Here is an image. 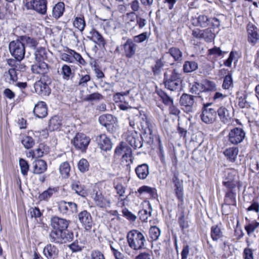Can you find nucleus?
<instances>
[{
	"label": "nucleus",
	"instance_id": "6e6d98bb",
	"mask_svg": "<svg viewBox=\"0 0 259 259\" xmlns=\"http://www.w3.org/2000/svg\"><path fill=\"white\" fill-rule=\"evenodd\" d=\"M158 94L162 100L163 103L166 105L171 106L173 104L172 99H171L166 93L162 91L158 92Z\"/></svg>",
	"mask_w": 259,
	"mask_h": 259
},
{
	"label": "nucleus",
	"instance_id": "c03bdc74",
	"mask_svg": "<svg viewBox=\"0 0 259 259\" xmlns=\"http://www.w3.org/2000/svg\"><path fill=\"white\" fill-rule=\"evenodd\" d=\"M168 53L174 58L175 61H180L182 60V52L180 50L177 48H171Z\"/></svg>",
	"mask_w": 259,
	"mask_h": 259
},
{
	"label": "nucleus",
	"instance_id": "cd10ccee",
	"mask_svg": "<svg viewBox=\"0 0 259 259\" xmlns=\"http://www.w3.org/2000/svg\"><path fill=\"white\" fill-rule=\"evenodd\" d=\"M220 120L225 124L230 122L231 117L228 109L224 106L220 107L217 110Z\"/></svg>",
	"mask_w": 259,
	"mask_h": 259
},
{
	"label": "nucleus",
	"instance_id": "4d7b16f0",
	"mask_svg": "<svg viewBox=\"0 0 259 259\" xmlns=\"http://www.w3.org/2000/svg\"><path fill=\"white\" fill-rule=\"evenodd\" d=\"M73 25L78 30L82 31L84 28L85 23L83 18L76 17L73 22Z\"/></svg>",
	"mask_w": 259,
	"mask_h": 259
},
{
	"label": "nucleus",
	"instance_id": "e2e57ef3",
	"mask_svg": "<svg viewBox=\"0 0 259 259\" xmlns=\"http://www.w3.org/2000/svg\"><path fill=\"white\" fill-rule=\"evenodd\" d=\"M259 226V223L253 222L245 227V229L248 235H250L253 233L255 230Z\"/></svg>",
	"mask_w": 259,
	"mask_h": 259
},
{
	"label": "nucleus",
	"instance_id": "7ed1b4c3",
	"mask_svg": "<svg viewBox=\"0 0 259 259\" xmlns=\"http://www.w3.org/2000/svg\"><path fill=\"white\" fill-rule=\"evenodd\" d=\"M9 48L11 54L18 61L20 62L23 59L25 54V49L19 36L16 40L10 42Z\"/></svg>",
	"mask_w": 259,
	"mask_h": 259
},
{
	"label": "nucleus",
	"instance_id": "20e7f679",
	"mask_svg": "<svg viewBox=\"0 0 259 259\" xmlns=\"http://www.w3.org/2000/svg\"><path fill=\"white\" fill-rule=\"evenodd\" d=\"M224 172L223 185L228 189L233 190L239 183L237 171L231 168L226 169Z\"/></svg>",
	"mask_w": 259,
	"mask_h": 259
},
{
	"label": "nucleus",
	"instance_id": "f3484780",
	"mask_svg": "<svg viewBox=\"0 0 259 259\" xmlns=\"http://www.w3.org/2000/svg\"><path fill=\"white\" fill-rule=\"evenodd\" d=\"M96 141L101 150L109 151L112 149V144L111 141L106 135L102 134L97 136Z\"/></svg>",
	"mask_w": 259,
	"mask_h": 259
},
{
	"label": "nucleus",
	"instance_id": "f704fd0d",
	"mask_svg": "<svg viewBox=\"0 0 259 259\" xmlns=\"http://www.w3.org/2000/svg\"><path fill=\"white\" fill-rule=\"evenodd\" d=\"M165 87L168 90L172 91L181 89L182 80H171L169 79L163 80Z\"/></svg>",
	"mask_w": 259,
	"mask_h": 259
},
{
	"label": "nucleus",
	"instance_id": "39448f33",
	"mask_svg": "<svg viewBox=\"0 0 259 259\" xmlns=\"http://www.w3.org/2000/svg\"><path fill=\"white\" fill-rule=\"evenodd\" d=\"M51 83V79L48 76L40 79L34 84L35 92L41 96H48L51 93L49 85Z\"/></svg>",
	"mask_w": 259,
	"mask_h": 259
},
{
	"label": "nucleus",
	"instance_id": "bb28decb",
	"mask_svg": "<svg viewBox=\"0 0 259 259\" xmlns=\"http://www.w3.org/2000/svg\"><path fill=\"white\" fill-rule=\"evenodd\" d=\"M135 171L140 179L144 180L149 174V166L146 163L139 165L136 168Z\"/></svg>",
	"mask_w": 259,
	"mask_h": 259
},
{
	"label": "nucleus",
	"instance_id": "a878e982",
	"mask_svg": "<svg viewBox=\"0 0 259 259\" xmlns=\"http://www.w3.org/2000/svg\"><path fill=\"white\" fill-rule=\"evenodd\" d=\"M99 121L100 124L107 128H110L111 126H113V124L115 122L116 118L111 114H105L99 117Z\"/></svg>",
	"mask_w": 259,
	"mask_h": 259
},
{
	"label": "nucleus",
	"instance_id": "864d4df0",
	"mask_svg": "<svg viewBox=\"0 0 259 259\" xmlns=\"http://www.w3.org/2000/svg\"><path fill=\"white\" fill-rule=\"evenodd\" d=\"M19 165L21 172L24 176H27L29 168V165L26 160L23 158L19 159Z\"/></svg>",
	"mask_w": 259,
	"mask_h": 259
},
{
	"label": "nucleus",
	"instance_id": "09e8293b",
	"mask_svg": "<svg viewBox=\"0 0 259 259\" xmlns=\"http://www.w3.org/2000/svg\"><path fill=\"white\" fill-rule=\"evenodd\" d=\"M138 192L142 194L143 193H146L149 194L151 196L155 197L156 195V190L154 188H152L149 186H143L139 188Z\"/></svg>",
	"mask_w": 259,
	"mask_h": 259
},
{
	"label": "nucleus",
	"instance_id": "f8f14e48",
	"mask_svg": "<svg viewBox=\"0 0 259 259\" xmlns=\"http://www.w3.org/2000/svg\"><path fill=\"white\" fill-rule=\"evenodd\" d=\"M58 209L63 214H70L77 211V205L73 202L61 201L58 203Z\"/></svg>",
	"mask_w": 259,
	"mask_h": 259
},
{
	"label": "nucleus",
	"instance_id": "aec40b11",
	"mask_svg": "<svg viewBox=\"0 0 259 259\" xmlns=\"http://www.w3.org/2000/svg\"><path fill=\"white\" fill-rule=\"evenodd\" d=\"M140 120L141 126L145 133H148L151 135L152 133V125L150 119L147 116L142 113H140L139 116L138 117Z\"/></svg>",
	"mask_w": 259,
	"mask_h": 259
},
{
	"label": "nucleus",
	"instance_id": "2eb2a0df",
	"mask_svg": "<svg viewBox=\"0 0 259 259\" xmlns=\"http://www.w3.org/2000/svg\"><path fill=\"white\" fill-rule=\"evenodd\" d=\"M126 141L135 149L142 146V138L135 131L130 133L126 137Z\"/></svg>",
	"mask_w": 259,
	"mask_h": 259
},
{
	"label": "nucleus",
	"instance_id": "5701e85b",
	"mask_svg": "<svg viewBox=\"0 0 259 259\" xmlns=\"http://www.w3.org/2000/svg\"><path fill=\"white\" fill-rule=\"evenodd\" d=\"M19 37L25 48L26 47L28 49L35 50L38 44L36 38L28 35H21L19 36Z\"/></svg>",
	"mask_w": 259,
	"mask_h": 259
},
{
	"label": "nucleus",
	"instance_id": "2f4dec72",
	"mask_svg": "<svg viewBox=\"0 0 259 259\" xmlns=\"http://www.w3.org/2000/svg\"><path fill=\"white\" fill-rule=\"evenodd\" d=\"M16 68H10L8 71L4 73L5 80L9 83H13L18 79Z\"/></svg>",
	"mask_w": 259,
	"mask_h": 259
},
{
	"label": "nucleus",
	"instance_id": "774afa93",
	"mask_svg": "<svg viewBox=\"0 0 259 259\" xmlns=\"http://www.w3.org/2000/svg\"><path fill=\"white\" fill-rule=\"evenodd\" d=\"M89 259H105L102 253L98 250H93L91 252Z\"/></svg>",
	"mask_w": 259,
	"mask_h": 259
},
{
	"label": "nucleus",
	"instance_id": "dca6fc26",
	"mask_svg": "<svg viewBox=\"0 0 259 259\" xmlns=\"http://www.w3.org/2000/svg\"><path fill=\"white\" fill-rule=\"evenodd\" d=\"M78 220L87 230H89L92 226V218L90 212L83 210L78 214Z\"/></svg>",
	"mask_w": 259,
	"mask_h": 259
},
{
	"label": "nucleus",
	"instance_id": "a18cd8bd",
	"mask_svg": "<svg viewBox=\"0 0 259 259\" xmlns=\"http://www.w3.org/2000/svg\"><path fill=\"white\" fill-rule=\"evenodd\" d=\"M222 236V232L220 228L218 225L212 226L211 228V237L213 240H218Z\"/></svg>",
	"mask_w": 259,
	"mask_h": 259
},
{
	"label": "nucleus",
	"instance_id": "8fccbe9b",
	"mask_svg": "<svg viewBox=\"0 0 259 259\" xmlns=\"http://www.w3.org/2000/svg\"><path fill=\"white\" fill-rule=\"evenodd\" d=\"M103 99V96L98 93H94L90 95H87L84 99L83 100L85 101H98L102 100Z\"/></svg>",
	"mask_w": 259,
	"mask_h": 259
},
{
	"label": "nucleus",
	"instance_id": "bf43d9fd",
	"mask_svg": "<svg viewBox=\"0 0 259 259\" xmlns=\"http://www.w3.org/2000/svg\"><path fill=\"white\" fill-rule=\"evenodd\" d=\"M125 161L126 163L127 166L130 165L133 163V159L132 157V150L130 148L126 151L123 155L122 157V161L123 162Z\"/></svg>",
	"mask_w": 259,
	"mask_h": 259
},
{
	"label": "nucleus",
	"instance_id": "13d9d810",
	"mask_svg": "<svg viewBox=\"0 0 259 259\" xmlns=\"http://www.w3.org/2000/svg\"><path fill=\"white\" fill-rule=\"evenodd\" d=\"M233 87V79L231 75H226L223 81L222 88L225 90H229Z\"/></svg>",
	"mask_w": 259,
	"mask_h": 259
},
{
	"label": "nucleus",
	"instance_id": "e433bc0d",
	"mask_svg": "<svg viewBox=\"0 0 259 259\" xmlns=\"http://www.w3.org/2000/svg\"><path fill=\"white\" fill-rule=\"evenodd\" d=\"M64 10V4L63 3H58L53 9V16L56 19L60 18L63 15Z\"/></svg>",
	"mask_w": 259,
	"mask_h": 259
},
{
	"label": "nucleus",
	"instance_id": "f257e3e1",
	"mask_svg": "<svg viewBox=\"0 0 259 259\" xmlns=\"http://www.w3.org/2000/svg\"><path fill=\"white\" fill-rule=\"evenodd\" d=\"M127 240L129 246L137 250L144 248L146 241L144 234L137 230H133L127 233Z\"/></svg>",
	"mask_w": 259,
	"mask_h": 259
},
{
	"label": "nucleus",
	"instance_id": "423d86ee",
	"mask_svg": "<svg viewBox=\"0 0 259 259\" xmlns=\"http://www.w3.org/2000/svg\"><path fill=\"white\" fill-rule=\"evenodd\" d=\"M211 104L210 103L204 104L200 115L202 121L206 124H212L217 120V116L215 110L211 108H208V107Z\"/></svg>",
	"mask_w": 259,
	"mask_h": 259
},
{
	"label": "nucleus",
	"instance_id": "473e14b6",
	"mask_svg": "<svg viewBox=\"0 0 259 259\" xmlns=\"http://www.w3.org/2000/svg\"><path fill=\"white\" fill-rule=\"evenodd\" d=\"M71 188L73 190L75 191L77 194L82 197H84L87 195V192L84 189V186L81 185L78 181L72 180Z\"/></svg>",
	"mask_w": 259,
	"mask_h": 259
},
{
	"label": "nucleus",
	"instance_id": "f03ea898",
	"mask_svg": "<svg viewBox=\"0 0 259 259\" xmlns=\"http://www.w3.org/2000/svg\"><path fill=\"white\" fill-rule=\"evenodd\" d=\"M74 235L72 232L62 231L53 229L49 234V239L51 242L63 244L73 240Z\"/></svg>",
	"mask_w": 259,
	"mask_h": 259
},
{
	"label": "nucleus",
	"instance_id": "9d476101",
	"mask_svg": "<svg viewBox=\"0 0 259 259\" xmlns=\"http://www.w3.org/2000/svg\"><path fill=\"white\" fill-rule=\"evenodd\" d=\"M70 223V221L57 216L53 217L50 220V225L53 229L62 231H68L67 228Z\"/></svg>",
	"mask_w": 259,
	"mask_h": 259
},
{
	"label": "nucleus",
	"instance_id": "72a5a7b5",
	"mask_svg": "<svg viewBox=\"0 0 259 259\" xmlns=\"http://www.w3.org/2000/svg\"><path fill=\"white\" fill-rule=\"evenodd\" d=\"M62 125L61 120L58 116L52 117L49 123L48 129L51 132L60 130Z\"/></svg>",
	"mask_w": 259,
	"mask_h": 259
},
{
	"label": "nucleus",
	"instance_id": "1a4fd4ad",
	"mask_svg": "<svg viewBox=\"0 0 259 259\" xmlns=\"http://www.w3.org/2000/svg\"><path fill=\"white\" fill-rule=\"evenodd\" d=\"M245 137V133L242 128L235 127L231 130L229 132L228 140L231 144L237 145L242 142Z\"/></svg>",
	"mask_w": 259,
	"mask_h": 259
},
{
	"label": "nucleus",
	"instance_id": "603ef678",
	"mask_svg": "<svg viewBox=\"0 0 259 259\" xmlns=\"http://www.w3.org/2000/svg\"><path fill=\"white\" fill-rule=\"evenodd\" d=\"M210 20L207 16L204 15L199 16L197 19V25L203 27H205L208 25V22Z\"/></svg>",
	"mask_w": 259,
	"mask_h": 259
},
{
	"label": "nucleus",
	"instance_id": "7c9ffc66",
	"mask_svg": "<svg viewBox=\"0 0 259 259\" xmlns=\"http://www.w3.org/2000/svg\"><path fill=\"white\" fill-rule=\"evenodd\" d=\"M239 150L237 147H231L224 151V154L227 159L232 162H235L238 154Z\"/></svg>",
	"mask_w": 259,
	"mask_h": 259
},
{
	"label": "nucleus",
	"instance_id": "4468645a",
	"mask_svg": "<svg viewBox=\"0 0 259 259\" xmlns=\"http://www.w3.org/2000/svg\"><path fill=\"white\" fill-rule=\"evenodd\" d=\"M31 70L33 73L40 75L42 78H46V74L49 72V67L47 63L45 62H37L32 65Z\"/></svg>",
	"mask_w": 259,
	"mask_h": 259
},
{
	"label": "nucleus",
	"instance_id": "49530a36",
	"mask_svg": "<svg viewBox=\"0 0 259 259\" xmlns=\"http://www.w3.org/2000/svg\"><path fill=\"white\" fill-rule=\"evenodd\" d=\"M69 52L72 57V63L77 61L80 65H84L85 64V61L79 54L72 50H69Z\"/></svg>",
	"mask_w": 259,
	"mask_h": 259
},
{
	"label": "nucleus",
	"instance_id": "6e6552de",
	"mask_svg": "<svg viewBox=\"0 0 259 259\" xmlns=\"http://www.w3.org/2000/svg\"><path fill=\"white\" fill-rule=\"evenodd\" d=\"M90 141V138L85 134L77 133L71 141V143L76 149L84 151L89 145Z\"/></svg>",
	"mask_w": 259,
	"mask_h": 259
},
{
	"label": "nucleus",
	"instance_id": "052dcab7",
	"mask_svg": "<svg viewBox=\"0 0 259 259\" xmlns=\"http://www.w3.org/2000/svg\"><path fill=\"white\" fill-rule=\"evenodd\" d=\"M22 143L25 148L29 149L34 145V141L31 137L26 136L22 139Z\"/></svg>",
	"mask_w": 259,
	"mask_h": 259
},
{
	"label": "nucleus",
	"instance_id": "680f3d73",
	"mask_svg": "<svg viewBox=\"0 0 259 259\" xmlns=\"http://www.w3.org/2000/svg\"><path fill=\"white\" fill-rule=\"evenodd\" d=\"M89 167V162L85 159L82 158L79 161L78 163V167L81 172H83L88 170Z\"/></svg>",
	"mask_w": 259,
	"mask_h": 259
},
{
	"label": "nucleus",
	"instance_id": "69168bd1",
	"mask_svg": "<svg viewBox=\"0 0 259 259\" xmlns=\"http://www.w3.org/2000/svg\"><path fill=\"white\" fill-rule=\"evenodd\" d=\"M29 212L30 213L31 218H34L35 219L40 218L42 215L41 212L37 207L31 208L29 209Z\"/></svg>",
	"mask_w": 259,
	"mask_h": 259
},
{
	"label": "nucleus",
	"instance_id": "393cba45",
	"mask_svg": "<svg viewBox=\"0 0 259 259\" xmlns=\"http://www.w3.org/2000/svg\"><path fill=\"white\" fill-rule=\"evenodd\" d=\"M125 17V27L130 32H133L137 26V16L133 12L127 13Z\"/></svg>",
	"mask_w": 259,
	"mask_h": 259
},
{
	"label": "nucleus",
	"instance_id": "c756f323",
	"mask_svg": "<svg viewBox=\"0 0 259 259\" xmlns=\"http://www.w3.org/2000/svg\"><path fill=\"white\" fill-rule=\"evenodd\" d=\"M33 172L35 174H40L44 172L47 169V164L45 161L39 159L33 162Z\"/></svg>",
	"mask_w": 259,
	"mask_h": 259
},
{
	"label": "nucleus",
	"instance_id": "3c124183",
	"mask_svg": "<svg viewBox=\"0 0 259 259\" xmlns=\"http://www.w3.org/2000/svg\"><path fill=\"white\" fill-rule=\"evenodd\" d=\"M150 34L147 32H143L138 35H136L133 37V42L136 43H141L145 40L148 39L149 37Z\"/></svg>",
	"mask_w": 259,
	"mask_h": 259
},
{
	"label": "nucleus",
	"instance_id": "a19ab883",
	"mask_svg": "<svg viewBox=\"0 0 259 259\" xmlns=\"http://www.w3.org/2000/svg\"><path fill=\"white\" fill-rule=\"evenodd\" d=\"M164 63L162 58L157 59L155 60V63L152 67V70L154 75H159L161 72L162 68Z\"/></svg>",
	"mask_w": 259,
	"mask_h": 259
},
{
	"label": "nucleus",
	"instance_id": "0eeeda50",
	"mask_svg": "<svg viewBox=\"0 0 259 259\" xmlns=\"http://www.w3.org/2000/svg\"><path fill=\"white\" fill-rule=\"evenodd\" d=\"M26 7L28 9L33 10L41 15H44L47 10V2L46 0H31L26 3Z\"/></svg>",
	"mask_w": 259,
	"mask_h": 259
},
{
	"label": "nucleus",
	"instance_id": "4c0bfd02",
	"mask_svg": "<svg viewBox=\"0 0 259 259\" xmlns=\"http://www.w3.org/2000/svg\"><path fill=\"white\" fill-rule=\"evenodd\" d=\"M49 152V147L43 144L39 145L38 147L33 151V157H41L44 154H47Z\"/></svg>",
	"mask_w": 259,
	"mask_h": 259
},
{
	"label": "nucleus",
	"instance_id": "ea45409f",
	"mask_svg": "<svg viewBox=\"0 0 259 259\" xmlns=\"http://www.w3.org/2000/svg\"><path fill=\"white\" fill-rule=\"evenodd\" d=\"M92 33V39L99 46L104 47L106 44V41L102 35L96 30H93Z\"/></svg>",
	"mask_w": 259,
	"mask_h": 259
},
{
	"label": "nucleus",
	"instance_id": "5fc2aeb1",
	"mask_svg": "<svg viewBox=\"0 0 259 259\" xmlns=\"http://www.w3.org/2000/svg\"><path fill=\"white\" fill-rule=\"evenodd\" d=\"M61 70L63 78L64 79L68 80L73 74L71 69L67 65H63Z\"/></svg>",
	"mask_w": 259,
	"mask_h": 259
},
{
	"label": "nucleus",
	"instance_id": "c85d7f7f",
	"mask_svg": "<svg viewBox=\"0 0 259 259\" xmlns=\"http://www.w3.org/2000/svg\"><path fill=\"white\" fill-rule=\"evenodd\" d=\"M173 183L175 187V193L180 200H182L183 197L182 181H180L176 175L172 178Z\"/></svg>",
	"mask_w": 259,
	"mask_h": 259
},
{
	"label": "nucleus",
	"instance_id": "0e129e2a",
	"mask_svg": "<svg viewBox=\"0 0 259 259\" xmlns=\"http://www.w3.org/2000/svg\"><path fill=\"white\" fill-rule=\"evenodd\" d=\"M130 148L125 145V144L121 143L118 146L115 150V154L118 156L123 155Z\"/></svg>",
	"mask_w": 259,
	"mask_h": 259
},
{
	"label": "nucleus",
	"instance_id": "b1692460",
	"mask_svg": "<svg viewBox=\"0 0 259 259\" xmlns=\"http://www.w3.org/2000/svg\"><path fill=\"white\" fill-rule=\"evenodd\" d=\"M33 113L38 118H42L48 115L47 106L45 102L40 101L35 105Z\"/></svg>",
	"mask_w": 259,
	"mask_h": 259
},
{
	"label": "nucleus",
	"instance_id": "9b49d317",
	"mask_svg": "<svg viewBox=\"0 0 259 259\" xmlns=\"http://www.w3.org/2000/svg\"><path fill=\"white\" fill-rule=\"evenodd\" d=\"M247 40L252 46L259 43V30L252 23L247 26Z\"/></svg>",
	"mask_w": 259,
	"mask_h": 259
},
{
	"label": "nucleus",
	"instance_id": "4be33fe9",
	"mask_svg": "<svg viewBox=\"0 0 259 259\" xmlns=\"http://www.w3.org/2000/svg\"><path fill=\"white\" fill-rule=\"evenodd\" d=\"M195 37L203 39L207 42L212 41L215 35L209 28L204 30H195Z\"/></svg>",
	"mask_w": 259,
	"mask_h": 259
},
{
	"label": "nucleus",
	"instance_id": "79ce46f5",
	"mask_svg": "<svg viewBox=\"0 0 259 259\" xmlns=\"http://www.w3.org/2000/svg\"><path fill=\"white\" fill-rule=\"evenodd\" d=\"M60 174L64 178H67L69 175L70 171V166L68 162H64L62 163L59 167Z\"/></svg>",
	"mask_w": 259,
	"mask_h": 259
},
{
	"label": "nucleus",
	"instance_id": "c9c22d12",
	"mask_svg": "<svg viewBox=\"0 0 259 259\" xmlns=\"http://www.w3.org/2000/svg\"><path fill=\"white\" fill-rule=\"evenodd\" d=\"M181 75L176 69L168 70L164 73L163 80L169 79L171 80H182Z\"/></svg>",
	"mask_w": 259,
	"mask_h": 259
},
{
	"label": "nucleus",
	"instance_id": "58836bf2",
	"mask_svg": "<svg viewBox=\"0 0 259 259\" xmlns=\"http://www.w3.org/2000/svg\"><path fill=\"white\" fill-rule=\"evenodd\" d=\"M35 60L36 62H44L47 59V52L45 48L39 47L36 49L34 53Z\"/></svg>",
	"mask_w": 259,
	"mask_h": 259
},
{
	"label": "nucleus",
	"instance_id": "a211bd4d",
	"mask_svg": "<svg viewBox=\"0 0 259 259\" xmlns=\"http://www.w3.org/2000/svg\"><path fill=\"white\" fill-rule=\"evenodd\" d=\"M124 54L127 58H132L135 54L137 49V45L131 39H127L123 45Z\"/></svg>",
	"mask_w": 259,
	"mask_h": 259
},
{
	"label": "nucleus",
	"instance_id": "6ab92c4d",
	"mask_svg": "<svg viewBox=\"0 0 259 259\" xmlns=\"http://www.w3.org/2000/svg\"><path fill=\"white\" fill-rule=\"evenodd\" d=\"M43 253L47 259H56L58 256L59 249L54 245L48 244L44 247Z\"/></svg>",
	"mask_w": 259,
	"mask_h": 259
},
{
	"label": "nucleus",
	"instance_id": "ddd939ff",
	"mask_svg": "<svg viewBox=\"0 0 259 259\" xmlns=\"http://www.w3.org/2000/svg\"><path fill=\"white\" fill-rule=\"evenodd\" d=\"M180 102L185 112L189 113L193 111L194 103L193 96L184 94L180 98Z\"/></svg>",
	"mask_w": 259,
	"mask_h": 259
},
{
	"label": "nucleus",
	"instance_id": "412c9836",
	"mask_svg": "<svg viewBox=\"0 0 259 259\" xmlns=\"http://www.w3.org/2000/svg\"><path fill=\"white\" fill-rule=\"evenodd\" d=\"M96 205L101 208H106L110 205V200L101 193L97 192L94 198Z\"/></svg>",
	"mask_w": 259,
	"mask_h": 259
},
{
	"label": "nucleus",
	"instance_id": "338daca9",
	"mask_svg": "<svg viewBox=\"0 0 259 259\" xmlns=\"http://www.w3.org/2000/svg\"><path fill=\"white\" fill-rule=\"evenodd\" d=\"M139 215L140 219L142 221L146 222L148 218L151 216V212L145 209H142L139 211Z\"/></svg>",
	"mask_w": 259,
	"mask_h": 259
},
{
	"label": "nucleus",
	"instance_id": "37998d69",
	"mask_svg": "<svg viewBox=\"0 0 259 259\" xmlns=\"http://www.w3.org/2000/svg\"><path fill=\"white\" fill-rule=\"evenodd\" d=\"M149 236L153 241L157 240L160 235V230L156 226L151 227L149 231Z\"/></svg>",
	"mask_w": 259,
	"mask_h": 259
},
{
	"label": "nucleus",
	"instance_id": "de8ad7c7",
	"mask_svg": "<svg viewBox=\"0 0 259 259\" xmlns=\"http://www.w3.org/2000/svg\"><path fill=\"white\" fill-rule=\"evenodd\" d=\"M55 190L54 188H49L46 191L43 192L39 195L38 198L40 200L48 201L49 199L52 196L55 192Z\"/></svg>",
	"mask_w": 259,
	"mask_h": 259
}]
</instances>
